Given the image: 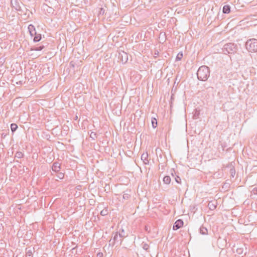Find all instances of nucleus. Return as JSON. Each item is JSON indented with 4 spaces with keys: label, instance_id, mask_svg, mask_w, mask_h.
I'll list each match as a JSON object with an SVG mask.
<instances>
[{
    "label": "nucleus",
    "instance_id": "f257e3e1",
    "mask_svg": "<svg viewBox=\"0 0 257 257\" xmlns=\"http://www.w3.org/2000/svg\"><path fill=\"white\" fill-rule=\"evenodd\" d=\"M197 78L201 81H206L210 76L209 68L205 65L200 67L197 72Z\"/></svg>",
    "mask_w": 257,
    "mask_h": 257
},
{
    "label": "nucleus",
    "instance_id": "f03ea898",
    "mask_svg": "<svg viewBox=\"0 0 257 257\" xmlns=\"http://www.w3.org/2000/svg\"><path fill=\"white\" fill-rule=\"evenodd\" d=\"M236 51V45L232 43L225 44L222 48V52L225 54H234Z\"/></svg>",
    "mask_w": 257,
    "mask_h": 257
},
{
    "label": "nucleus",
    "instance_id": "7ed1b4c3",
    "mask_svg": "<svg viewBox=\"0 0 257 257\" xmlns=\"http://www.w3.org/2000/svg\"><path fill=\"white\" fill-rule=\"evenodd\" d=\"M246 48L249 52L257 51V40L252 39L248 40L245 44Z\"/></svg>",
    "mask_w": 257,
    "mask_h": 257
},
{
    "label": "nucleus",
    "instance_id": "20e7f679",
    "mask_svg": "<svg viewBox=\"0 0 257 257\" xmlns=\"http://www.w3.org/2000/svg\"><path fill=\"white\" fill-rule=\"evenodd\" d=\"M112 238L109 240V246H113L115 243H119L121 245L123 241V239L119 238V235L117 232H113L112 233Z\"/></svg>",
    "mask_w": 257,
    "mask_h": 257
},
{
    "label": "nucleus",
    "instance_id": "39448f33",
    "mask_svg": "<svg viewBox=\"0 0 257 257\" xmlns=\"http://www.w3.org/2000/svg\"><path fill=\"white\" fill-rule=\"evenodd\" d=\"M120 25L126 26L130 24L137 25L135 22H132V17H121Z\"/></svg>",
    "mask_w": 257,
    "mask_h": 257
},
{
    "label": "nucleus",
    "instance_id": "423d86ee",
    "mask_svg": "<svg viewBox=\"0 0 257 257\" xmlns=\"http://www.w3.org/2000/svg\"><path fill=\"white\" fill-rule=\"evenodd\" d=\"M118 57L122 64L125 63L128 60L127 54L124 51L119 52Z\"/></svg>",
    "mask_w": 257,
    "mask_h": 257
},
{
    "label": "nucleus",
    "instance_id": "0eeeda50",
    "mask_svg": "<svg viewBox=\"0 0 257 257\" xmlns=\"http://www.w3.org/2000/svg\"><path fill=\"white\" fill-rule=\"evenodd\" d=\"M184 222L182 220L178 219L176 220L173 226V230H177L183 225Z\"/></svg>",
    "mask_w": 257,
    "mask_h": 257
},
{
    "label": "nucleus",
    "instance_id": "6e6552de",
    "mask_svg": "<svg viewBox=\"0 0 257 257\" xmlns=\"http://www.w3.org/2000/svg\"><path fill=\"white\" fill-rule=\"evenodd\" d=\"M115 232H117L118 235H119V238H120L123 239L124 238L127 236V234L125 233L124 230L122 228L119 229L118 230L115 231Z\"/></svg>",
    "mask_w": 257,
    "mask_h": 257
},
{
    "label": "nucleus",
    "instance_id": "1a4fd4ad",
    "mask_svg": "<svg viewBox=\"0 0 257 257\" xmlns=\"http://www.w3.org/2000/svg\"><path fill=\"white\" fill-rule=\"evenodd\" d=\"M61 169V165L58 162H55L53 163L52 166V170L55 172H58L60 171Z\"/></svg>",
    "mask_w": 257,
    "mask_h": 257
},
{
    "label": "nucleus",
    "instance_id": "9d476101",
    "mask_svg": "<svg viewBox=\"0 0 257 257\" xmlns=\"http://www.w3.org/2000/svg\"><path fill=\"white\" fill-rule=\"evenodd\" d=\"M217 205V202L215 200L209 201L208 204V207L211 210H214Z\"/></svg>",
    "mask_w": 257,
    "mask_h": 257
},
{
    "label": "nucleus",
    "instance_id": "9b49d317",
    "mask_svg": "<svg viewBox=\"0 0 257 257\" xmlns=\"http://www.w3.org/2000/svg\"><path fill=\"white\" fill-rule=\"evenodd\" d=\"M141 160L143 161L144 163L146 165L149 164V161L148 160V154L147 153H144L141 156Z\"/></svg>",
    "mask_w": 257,
    "mask_h": 257
},
{
    "label": "nucleus",
    "instance_id": "f8f14e48",
    "mask_svg": "<svg viewBox=\"0 0 257 257\" xmlns=\"http://www.w3.org/2000/svg\"><path fill=\"white\" fill-rule=\"evenodd\" d=\"M28 29L31 36H33L34 35H36V30L35 27L33 25H29L28 27Z\"/></svg>",
    "mask_w": 257,
    "mask_h": 257
},
{
    "label": "nucleus",
    "instance_id": "ddd939ff",
    "mask_svg": "<svg viewBox=\"0 0 257 257\" xmlns=\"http://www.w3.org/2000/svg\"><path fill=\"white\" fill-rule=\"evenodd\" d=\"M230 12V7L229 5H225L223 7L222 13L225 14H228Z\"/></svg>",
    "mask_w": 257,
    "mask_h": 257
},
{
    "label": "nucleus",
    "instance_id": "4468645a",
    "mask_svg": "<svg viewBox=\"0 0 257 257\" xmlns=\"http://www.w3.org/2000/svg\"><path fill=\"white\" fill-rule=\"evenodd\" d=\"M96 11L98 12V16L106 14V13H105V10L103 8H98L96 9Z\"/></svg>",
    "mask_w": 257,
    "mask_h": 257
},
{
    "label": "nucleus",
    "instance_id": "2eb2a0df",
    "mask_svg": "<svg viewBox=\"0 0 257 257\" xmlns=\"http://www.w3.org/2000/svg\"><path fill=\"white\" fill-rule=\"evenodd\" d=\"M130 192V191L128 190L124 191L122 195V199L124 200H128L131 197Z\"/></svg>",
    "mask_w": 257,
    "mask_h": 257
},
{
    "label": "nucleus",
    "instance_id": "dca6fc26",
    "mask_svg": "<svg viewBox=\"0 0 257 257\" xmlns=\"http://www.w3.org/2000/svg\"><path fill=\"white\" fill-rule=\"evenodd\" d=\"M200 233L203 235H206L208 233V230L203 226H202L200 228Z\"/></svg>",
    "mask_w": 257,
    "mask_h": 257
},
{
    "label": "nucleus",
    "instance_id": "f3484780",
    "mask_svg": "<svg viewBox=\"0 0 257 257\" xmlns=\"http://www.w3.org/2000/svg\"><path fill=\"white\" fill-rule=\"evenodd\" d=\"M163 182L165 184H169L171 182V178L169 176H166L163 178Z\"/></svg>",
    "mask_w": 257,
    "mask_h": 257
},
{
    "label": "nucleus",
    "instance_id": "a211bd4d",
    "mask_svg": "<svg viewBox=\"0 0 257 257\" xmlns=\"http://www.w3.org/2000/svg\"><path fill=\"white\" fill-rule=\"evenodd\" d=\"M35 36L34 38V41L37 42H39L41 39V34H37L35 35Z\"/></svg>",
    "mask_w": 257,
    "mask_h": 257
},
{
    "label": "nucleus",
    "instance_id": "6ab92c4d",
    "mask_svg": "<svg viewBox=\"0 0 257 257\" xmlns=\"http://www.w3.org/2000/svg\"><path fill=\"white\" fill-rule=\"evenodd\" d=\"M142 247H143V248L144 250L149 251V245L148 244H147V243L143 242L142 243Z\"/></svg>",
    "mask_w": 257,
    "mask_h": 257
},
{
    "label": "nucleus",
    "instance_id": "aec40b11",
    "mask_svg": "<svg viewBox=\"0 0 257 257\" xmlns=\"http://www.w3.org/2000/svg\"><path fill=\"white\" fill-rule=\"evenodd\" d=\"M152 124L153 128H156L157 126V120L155 118L152 119Z\"/></svg>",
    "mask_w": 257,
    "mask_h": 257
},
{
    "label": "nucleus",
    "instance_id": "412c9836",
    "mask_svg": "<svg viewBox=\"0 0 257 257\" xmlns=\"http://www.w3.org/2000/svg\"><path fill=\"white\" fill-rule=\"evenodd\" d=\"M18 128V125L16 123H12L11 128L12 132H14Z\"/></svg>",
    "mask_w": 257,
    "mask_h": 257
},
{
    "label": "nucleus",
    "instance_id": "4be33fe9",
    "mask_svg": "<svg viewBox=\"0 0 257 257\" xmlns=\"http://www.w3.org/2000/svg\"><path fill=\"white\" fill-rule=\"evenodd\" d=\"M229 173L230 174V176L233 178L235 175V170L234 169V168H230V171H229Z\"/></svg>",
    "mask_w": 257,
    "mask_h": 257
},
{
    "label": "nucleus",
    "instance_id": "5701e85b",
    "mask_svg": "<svg viewBox=\"0 0 257 257\" xmlns=\"http://www.w3.org/2000/svg\"><path fill=\"white\" fill-rule=\"evenodd\" d=\"M23 156L24 154L21 152H17L15 154V157L18 158L19 159L23 158Z\"/></svg>",
    "mask_w": 257,
    "mask_h": 257
},
{
    "label": "nucleus",
    "instance_id": "b1692460",
    "mask_svg": "<svg viewBox=\"0 0 257 257\" xmlns=\"http://www.w3.org/2000/svg\"><path fill=\"white\" fill-rule=\"evenodd\" d=\"M58 174L57 175V178L59 179H62L64 178V174L62 173V172H57Z\"/></svg>",
    "mask_w": 257,
    "mask_h": 257
},
{
    "label": "nucleus",
    "instance_id": "393cba45",
    "mask_svg": "<svg viewBox=\"0 0 257 257\" xmlns=\"http://www.w3.org/2000/svg\"><path fill=\"white\" fill-rule=\"evenodd\" d=\"M108 214V211L107 209H103L100 212V214L102 216H105Z\"/></svg>",
    "mask_w": 257,
    "mask_h": 257
},
{
    "label": "nucleus",
    "instance_id": "a878e982",
    "mask_svg": "<svg viewBox=\"0 0 257 257\" xmlns=\"http://www.w3.org/2000/svg\"><path fill=\"white\" fill-rule=\"evenodd\" d=\"M243 250L242 248H237L236 249V252L239 254H242L243 253Z\"/></svg>",
    "mask_w": 257,
    "mask_h": 257
},
{
    "label": "nucleus",
    "instance_id": "bb28decb",
    "mask_svg": "<svg viewBox=\"0 0 257 257\" xmlns=\"http://www.w3.org/2000/svg\"><path fill=\"white\" fill-rule=\"evenodd\" d=\"M44 48V46H41L35 47L34 50L35 51H41Z\"/></svg>",
    "mask_w": 257,
    "mask_h": 257
},
{
    "label": "nucleus",
    "instance_id": "cd10ccee",
    "mask_svg": "<svg viewBox=\"0 0 257 257\" xmlns=\"http://www.w3.org/2000/svg\"><path fill=\"white\" fill-rule=\"evenodd\" d=\"M175 181H176V182L177 183H179V184L181 183V178H180V177H179V176H177L176 177H175Z\"/></svg>",
    "mask_w": 257,
    "mask_h": 257
},
{
    "label": "nucleus",
    "instance_id": "c85d7f7f",
    "mask_svg": "<svg viewBox=\"0 0 257 257\" xmlns=\"http://www.w3.org/2000/svg\"><path fill=\"white\" fill-rule=\"evenodd\" d=\"M96 133H94V132H91V133L90 134V137L93 139V140L95 139V138L96 137Z\"/></svg>",
    "mask_w": 257,
    "mask_h": 257
},
{
    "label": "nucleus",
    "instance_id": "c756f323",
    "mask_svg": "<svg viewBox=\"0 0 257 257\" xmlns=\"http://www.w3.org/2000/svg\"><path fill=\"white\" fill-rule=\"evenodd\" d=\"M183 57V54H178L177 56V57H176V60H180Z\"/></svg>",
    "mask_w": 257,
    "mask_h": 257
},
{
    "label": "nucleus",
    "instance_id": "7c9ffc66",
    "mask_svg": "<svg viewBox=\"0 0 257 257\" xmlns=\"http://www.w3.org/2000/svg\"><path fill=\"white\" fill-rule=\"evenodd\" d=\"M251 193L254 195L257 194V187H254L251 190Z\"/></svg>",
    "mask_w": 257,
    "mask_h": 257
},
{
    "label": "nucleus",
    "instance_id": "2f4dec72",
    "mask_svg": "<svg viewBox=\"0 0 257 257\" xmlns=\"http://www.w3.org/2000/svg\"><path fill=\"white\" fill-rule=\"evenodd\" d=\"M27 255L29 257H31L32 255V251H31L30 250L28 251V252H27Z\"/></svg>",
    "mask_w": 257,
    "mask_h": 257
},
{
    "label": "nucleus",
    "instance_id": "473e14b6",
    "mask_svg": "<svg viewBox=\"0 0 257 257\" xmlns=\"http://www.w3.org/2000/svg\"><path fill=\"white\" fill-rule=\"evenodd\" d=\"M132 22H135L137 25L140 24V23L138 22V20L136 19V17H133V19H132Z\"/></svg>",
    "mask_w": 257,
    "mask_h": 257
},
{
    "label": "nucleus",
    "instance_id": "72a5a7b5",
    "mask_svg": "<svg viewBox=\"0 0 257 257\" xmlns=\"http://www.w3.org/2000/svg\"><path fill=\"white\" fill-rule=\"evenodd\" d=\"M102 255H103V254H102V253H101V252H99L97 254V257H102Z\"/></svg>",
    "mask_w": 257,
    "mask_h": 257
},
{
    "label": "nucleus",
    "instance_id": "f704fd0d",
    "mask_svg": "<svg viewBox=\"0 0 257 257\" xmlns=\"http://www.w3.org/2000/svg\"><path fill=\"white\" fill-rule=\"evenodd\" d=\"M69 15H73V11H71V12H70L69 13Z\"/></svg>",
    "mask_w": 257,
    "mask_h": 257
},
{
    "label": "nucleus",
    "instance_id": "c9c22d12",
    "mask_svg": "<svg viewBox=\"0 0 257 257\" xmlns=\"http://www.w3.org/2000/svg\"><path fill=\"white\" fill-rule=\"evenodd\" d=\"M145 229H146V230H148V228H147V226H146Z\"/></svg>",
    "mask_w": 257,
    "mask_h": 257
},
{
    "label": "nucleus",
    "instance_id": "e433bc0d",
    "mask_svg": "<svg viewBox=\"0 0 257 257\" xmlns=\"http://www.w3.org/2000/svg\"><path fill=\"white\" fill-rule=\"evenodd\" d=\"M3 61H4V59H3V60H1V62H3Z\"/></svg>",
    "mask_w": 257,
    "mask_h": 257
},
{
    "label": "nucleus",
    "instance_id": "4c0bfd02",
    "mask_svg": "<svg viewBox=\"0 0 257 257\" xmlns=\"http://www.w3.org/2000/svg\"><path fill=\"white\" fill-rule=\"evenodd\" d=\"M3 61H4V59H3V60H1V62H3Z\"/></svg>",
    "mask_w": 257,
    "mask_h": 257
},
{
    "label": "nucleus",
    "instance_id": "58836bf2",
    "mask_svg": "<svg viewBox=\"0 0 257 257\" xmlns=\"http://www.w3.org/2000/svg\"><path fill=\"white\" fill-rule=\"evenodd\" d=\"M3 61H4V59H3V60H1V62H3Z\"/></svg>",
    "mask_w": 257,
    "mask_h": 257
}]
</instances>
